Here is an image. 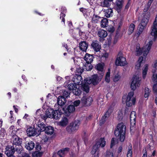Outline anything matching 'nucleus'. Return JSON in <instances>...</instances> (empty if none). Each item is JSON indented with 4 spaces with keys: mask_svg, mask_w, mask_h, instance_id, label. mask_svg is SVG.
Masks as SVG:
<instances>
[{
    "mask_svg": "<svg viewBox=\"0 0 157 157\" xmlns=\"http://www.w3.org/2000/svg\"><path fill=\"white\" fill-rule=\"evenodd\" d=\"M120 78V76L118 75H115L113 81L114 82H117L118 81Z\"/></svg>",
    "mask_w": 157,
    "mask_h": 157,
    "instance_id": "obj_53",
    "label": "nucleus"
},
{
    "mask_svg": "<svg viewBox=\"0 0 157 157\" xmlns=\"http://www.w3.org/2000/svg\"><path fill=\"white\" fill-rule=\"evenodd\" d=\"M108 25V20L106 18H103L101 20V27L105 28Z\"/></svg>",
    "mask_w": 157,
    "mask_h": 157,
    "instance_id": "obj_34",
    "label": "nucleus"
},
{
    "mask_svg": "<svg viewBox=\"0 0 157 157\" xmlns=\"http://www.w3.org/2000/svg\"><path fill=\"white\" fill-rule=\"evenodd\" d=\"M10 121L11 123H12L14 121V118L13 117V116H10Z\"/></svg>",
    "mask_w": 157,
    "mask_h": 157,
    "instance_id": "obj_63",
    "label": "nucleus"
},
{
    "mask_svg": "<svg viewBox=\"0 0 157 157\" xmlns=\"http://www.w3.org/2000/svg\"><path fill=\"white\" fill-rule=\"evenodd\" d=\"M154 83L155 84L153 86V90L154 91L156 92H157V82Z\"/></svg>",
    "mask_w": 157,
    "mask_h": 157,
    "instance_id": "obj_54",
    "label": "nucleus"
},
{
    "mask_svg": "<svg viewBox=\"0 0 157 157\" xmlns=\"http://www.w3.org/2000/svg\"><path fill=\"white\" fill-rule=\"evenodd\" d=\"M68 123V120L66 117H63L61 121L58 123V125L62 126H66Z\"/></svg>",
    "mask_w": 157,
    "mask_h": 157,
    "instance_id": "obj_28",
    "label": "nucleus"
},
{
    "mask_svg": "<svg viewBox=\"0 0 157 157\" xmlns=\"http://www.w3.org/2000/svg\"><path fill=\"white\" fill-rule=\"evenodd\" d=\"M53 110L52 109H49L47 110L45 113L46 116L44 117V119H46L48 117L52 118L53 116Z\"/></svg>",
    "mask_w": 157,
    "mask_h": 157,
    "instance_id": "obj_31",
    "label": "nucleus"
},
{
    "mask_svg": "<svg viewBox=\"0 0 157 157\" xmlns=\"http://www.w3.org/2000/svg\"><path fill=\"white\" fill-rule=\"evenodd\" d=\"M112 112V110L110 109H109L106 112L104 116L102 117L100 121V124L101 125L103 124L106 120V118L109 116L110 114Z\"/></svg>",
    "mask_w": 157,
    "mask_h": 157,
    "instance_id": "obj_22",
    "label": "nucleus"
},
{
    "mask_svg": "<svg viewBox=\"0 0 157 157\" xmlns=\"http://www.w3.org/2000/svg\"><path fill=\"white\" fill-rule=\"evenodd\" d=\"M5 153L8 157L13 156L14 152V148L13 146L8 145L6 148Z\"/></svg>",
    "mask_w": 157,
    "mask_h": 157,
    "instance_id": "obj_12",
    "label": "nucleus"
},
{
    "mask_svg": "<svg viewBox=\"0 0 157 157\" xmlns=\"http://www.w3.org/2000/svg\"><path fill=\"white\" fill-rule=\"evenodd\" d=\"M37 127H36L37 130L40 132H43L45 131L46 127L43 123L38 122V124H36Z\"/></svg>",
    "mask_w": 157,
    "mask_h": 157,
    "instance_id": "obj_26",
    "label": "nucleus"
},
{
    "mask_svg": "<svg viewBox=\"0 0 157 157\" xmlns=\"http://www.w3.org/2000/svg\"><path fill=\"white\" fill-rule=\"evenodd\" d=\"M40 137L41 138L42 140L44 142H46L48 140V137L45 134L42 136H41Z\"/></svg>",
    "mask_w": 157,
    "mask_h": 157,
    "instance_id": "obj_51",
    "label": "nucleus"
},
{
    "mask_svg": "<svg viewBox=\"0 0 157 157\" xmlns=\"http://www.w3.org/2000/svg\"><path fill=\"white\" fill-rule=\"evenodd\" d=\"M104 64L103 63H99L97 64L95 66L96 69L98 70L99 71L101 72L100 75L101 77H102L104 75Z\"/></svg>",
    "mask_w": 157,
    "mask_h": 157,
    "instance_id": "obj_18",
    "label": "nucleus"
},
{
    "mask_svg": "<svg viewBox=\"0 0 157 157\" xmlns=\"http://www.w3.org/2000/svg\"><path fill=\"white\" fill-rule=\"evenodd\" d=\"M109 1V0H104L100 2V5L102 7H109L111 4Z\"/></svg>",
    "mask_w": 157,
    "mask_h": 157,
    "instance_id": "obj_36",
    "label": "nucleus"
},
{
    "mask_svg": "<svg viewBox=\"0 0 157 157\" xmlns=\"http://www.w3.org/2000/svg\"><path fill=\"white\" fill-rule=\"evenodd\" d=\"M25 147L29 150H32L34 147V144L32 141L26 142L25 144Z\"/></svg>",
    "mask_w": 157,
    "mask_h": 157,
    "instance_id": "obj_29",
    "label": "nucleus"
},
{
    "mask_svg": "<svg viewBox=\"0 0 157 157\" xmlns=\"http://www.w3.org/2000/svg\"><path fill=\"white\" fill-rule=\"evenodd\" d=\"M11 140L14 145H19L21 144L22 139L16 135L12 136Z\"/></svg>",
    "mask_w": 157,
    "mask_h": 157,
    "instance_id": "obj_14",
    "label": "nucleus"
},
{
    "mask_svg": "<svg viewBox=\"0 0 157 157\" xmlns=\"http://www.w3.org/2000/svg\"><path fill=\"white\" fill-rule=\"evenodd\" d=\"M63 96L64 97H65L66 98H67L69 96V93L67 91H64L63 92Z\"/></svg>",
    "mask_w": 157,
    "mask_h": 157,
    "instance_id": "obj_57",
    "label": "nucleus"
},
{
    "mask_svg": "<svg viewBox=\"0 0 157 157\" xmlns=\"http://www.w3.org/2000/svg\"><path fill=\"white\" fill-rule=\"evenodd\" d=\"M110 72L109 71L106 73L105 78V81L107 82H109L110 81Z\"/></svg>",
    "mask_w": 157,
    "mask_h": 157,
    "instance_id": "obj_46",
    "label": "nucleus"
},
{
    "mask_svg": "<svg viewBox=\"0 0 157 157\" xmlns=\"http://www.w3.org/2000/svg\"><path fill=\"white\" fill-rule=\"evenodd\" d=\"M93 101L92 97L83 96L81 99L82 103L84 105L88 106L90 105Z\"/></svg>",
    "mask_w": 157,
    "mask_h": 157,
    "instance_id": "obj_10",
    "label": "nucleus"
},
{
    "mask_svg": "<svg viewBox=\"0 0 157 157\" xmlns=\"http://www.w3.org/2000/svg\"><path fill=\"white\" fill-rule=\"evenodd\" d=\"M132 155V145L129 144L128 146V149L127 152V157H131Z\"/></svg>",
    "mask_w": 157,
    "mask_h": 157,
    "instance_id": "obj_38",
    "label": "nucleus"
},
{
    "mask_svg": "<svg viewBox=\"0 0 157 157\" xmlns=\"http://www.w3.org/2000/svg\"><path fill=\"white\" fill-rule=\"evenodd\" d=\"M105 16L107 18L112 17L113 15V11L112 9H104V10Z\"/></svg>",
    "mask_w": 157,
    "mask_h": 157,
    "instance_id": "obj_30",
    "label": "nucleus"
},
{
    "mask_svg": "<svg viewBox=\"0 0 157 157\" xmlns=\"http://www.w3.org/2000/svg\"><path fill=\"white\" fill-rule=\"evenodd\" d=\"M145 27L146 26H144V25L141 24L140 23L139 25L138 26L139 30L138 32L137 33V34L139 35H140L142 33Z\"/></svg>",
    "mask_w": 157,
    "mask_h": 157,
    "instance_id": "obj_39",
    "label": "nucleus"
},
{
    "mask_svg": "<svg viewBox=\"0 0 157 157\" xmlns=\"http://www.w3.org/2000/svg\"><path fill=\"white\" fill-rule=\"evenodd\" d=\"M82 77L81 75H76L74 76L73 81L74 84L78 85L82 83Z\"/></svg>",
    "mask_w": 157,
    "mask_h": 157,
    "instance_id": "obj_16",
    "label": "nucleus"
},
{
    "mask_svg": "<svg viewBox=\"0 0 157 157\" xmlns=\"http://www.w3.org/2000/svg\"><path fill=\"white\" fill-rule=\"evenodd\" d=\"M65 16V14L63 13L62 12H61L60 16V19H62V22H63V23L65 24V19L64 17Z\"/></svg>",
    "mask_w": 157,
    "mask_h": 157,
    "instance_id": "obj_50",
    "label": "nucleus"
},
{
    "mask_svg": "<svg viewBox=\"0 0 157 157\" xmlns=\"http://www.w3.org/2000/svg\"><path fill=\"white\" fill-rule=\"evenodd\" d=\"M56 79L57 80V81H58V82H59L60 81H61L63 79L62 78L59 76L56 77Z\"/></svg>",
    "mask_w": 157,
    "mask_h": 157,
    "instance_id": "obj_59",
    "label": "nucleus"
},
{
    "mask_svg": "<svg viewBox=\"0 0 157 157\" xmlns=\"http://www.w3.org/2000/svg\"><path fill=\"white\" fill-rule=\"evenodd\" d=\"M141 83V79L137 76H134L131 84V87L132 90H134L137 87L140 86Z\"/></svg>",
    "mask_w": 157,
    "mask_h": 157,
    "instance_id": "obj_5",
    "label": "nucleus"
},
{
    "mask_svg": "<svg viewBox=\"0 0 157 157\" xmlns=\"http://www.w3.org/2000/svg\"><path fill=\"white\" fill-rule=\"evenodd\" d=\"M79 126L78 122L75 121L71 123L70 125L67 128V130L69 133H71L78 129Z\"/></svg>",
    "mask_w": 157,
    "mask_h": 157,
    "instance_id": "obj_7",
    "label": "nucleus"
},
{
    "mask_svg": "<svg viewBox=\"0 0 157 157\" xmlns=\"http://www.w3.org/2000/svg\"><path fill=\"white\" fill-rule=\"evenodd\" d=\"M150 16V13L149 12H147L144 14V17L142 19L140 23L144 26H146L148 22Z\"/></svg>",
    "mask_w": 157,
    "mask_h": 157,
    "instance_id": "obj_13",
    "label": "nucleus"
},
{
    "mask_svg": "<svg viewBox=\"0 0 157 157\" xmlns=\"http://www.w3.org/2000/svg\"><path fill=\"white\" fill-rule=\"evenodd\" d=\"M153 42L152 40L149 41L144 48L141 49L139 46L136 47V55L137 56L140 55L143 53L144 56H146L148 53L151 49Z\"/></svg>",
    "mask_w": 157,
    "mask_h": 157,
    "instance_id": "obj_3",
    "label": "nucleus"
},
{
    "mask_svg": "<svg viewBox=\"0 0 157 157\" xmlns=\"http://www.w3.org/2000/svg\"><path fill=\"white\" fill-rule=\"evenodd\" d=\"M122 0H117L116 1V9L118 13L120 11V9L122 7Z\"/></svg>",
    "mask_w": 157,
    "mask_h": 157,
    "instance_id": "obj_32",
    "label": "nucleus"
},
{
    "mask_svg": "<svg viewBox=\"0 0 157 157\" xmlns=\"http://www.w3.org/2000/svg\"><path fill=\"white\" fill-rule=\"evenodd\" d=\"M75 108L74 105H69L67 109V110L69 113L73 112L75 110Z\"/></svg>",
    "mask_w": 157,
    "mask_h": 157,
    "instance_id": "obj_44",
    "label": "nucleus"
},
{
    "mask_svg": "<svg viewBox=\"0 0 157 157\" xmlns=\"http://www.w3.org/2000/svg\"><path fill=\"white\" fill-rule=\"evenodd\" d=\"M26 132L28 135L30 136H34L37 134L36 129L32 127L27 128Z\"/></svg>",
    "mask_w": 157,
    "mask_h": 157,
    "instance_id": "obj_20",
    "label": "nucleus"
},
{
    "mask_svg": "<svg viewBox=\"0 0 157 157\" xmlns=\"http://www.w3.org/2000/svg\"><path fill=\"white\" fill-rule=\"evenodd\" d=\"M15 127L13 126H11L10 127L9 129V133H11V135L13 136V135H15V134L16 133V130H15Z\"/></svg>",
    "mask_w": 157,
    "mask_h": 157,
    "instance_id": "obj_40",
    "label": "nucleus"
},
{
    "mask_svg": "<svg viewBox=\"0 0 157 157\" xmlns=\"http://www.w3.org/2000/svg\"><path fill=\"white\" fill-rule=\"evenodd\" d=\"M98 148L99 147L97 145H94L91 151V154L94 155L97 154L98 155Z\"/></svg>",
    "mask_w": 157,
    "mask_h": 157,
    "instance_id": "obj_37",
    "label": "nucleus"
},
{
    "mask_svg": "<svg viewBox=\"0 0 157 157\" xmlns=\"http://www.w3.org/2000/svg\"><path fill=\"white\" fill-rule=\"evenodd\" d=\"M13 107L16 113H17L18 112V107L17 105H13Z\"/></svg>",
    "mask_w": 157,
    "mask_h": 157,
    "instance_id": "obj_61",
    "label": "nucleus"
},
{
    "mask_svg": "<svg viewBox=\"0 0 157 157\" xmlns=\"http://www.w3.org/2000/svg\"><path fill=\"white\" fill-rule=\"evenodd\" d=\"M69 150V148L67 147L59 150L58 152L57 156H59L60 157H64L65 154L68 152Z\"/></svg>",
    "mask_w": 157,
    "mask_h": 157,
    "instance_id": "obj_27",
    "label": "nucleus"
},
{
    "mask_svg": "<svg viewBox=\"0 0 157 157\" xmlns=\"http://www.w3.org/2000/svg\"><path fill=\"white\" fill-rule=\"evenodd\" d=\"M60 109H58L53 110V117L55 119L57 120L59 119L61 117L62 114V112L61 111V110H59Z\"/></svg>",
    "mask_w": 157,
    "mask_h": 157,
    "instance_id": "obj_17",
    "label": "nucleus"
},
{
    "mask_svg": "<svg viewBox=\"0 0 157 157\" xmlns=\"http://www.w3.org/2000/svg\"><path fill=\"white\" fill-rule=\"evenodd\" d=\"M135 27V25L133 24H131L129 26L128 29V34H131L133 32Z\"/></svg>",
    "mask_w": 157,
    "mask_h": 157,
    "instance_id": "obj_42",
    "label": "nucleus"
},
{
    "mask_svg": "<svg viewBox=\"0 0 157 157\" xmlns=\"http://www.w3.org/2000/svg\"><path fill=\"white\" fill-rule=\"evenodd\" d=\"M106 144V142L104 138H101L97 141L95 144L98 147H104Z\"/></svg>",
    "mask_w": 157,
    "mask_h": 157,
    "instance_id": "obj_21",
    "label": "nucleus"
},
{
    "mask_svg": "<svg viewBox=\"0 0 157 157\" xmlns=\"http://www.w3.org/2000/svg\"><path fill=\"white\" fill-rule=\"evenodd\" d=\"M148 65L146 64L144 66V67L143 71V77L144 78L146 75H147V72L148 70Z\"/></svg>",
    "mask_w": 157,
    "mask_h": 157,
    "instance_id": "obj_43",
    "label": "nucleus"
},
{
    "mask_svg": "<svg viewBox=\"0 0 157 157\" xmlns=\"http://www.w3.org/2000/svg\"><path fill=\"white\" fill-rule=\"evenodd\" d=\"M143 58L142 56H141L139 57V59L138 61V62L141 63L142 61H143Z\"/></svg>",
    "mask_w": 157,
    "mask_h": 157,
    "instance_id": "obj_62",
    "label": "nucleus"
},
{
    "mask_svg": "<svg viewBox=\"0 0 157 157\" xmlns=\"http://www.w3.org/2000/svg\"><path fill=\"white\" fill-rule=\"evenodd\" d=\"M152 80L154 82H157V73H154L153 74Z\"/></svg>",
    "mask_w": 157,
    "mask_h": 157,
    "instance_id": "obj_49",
    "label": "nucleus"
},
{
    "mask_svg": "<svg viewBox=\"0 0 157 157\" xmlns=\"http://www.w3.org/2000/svg\"><path fill=\"white\" fill-rule=\"evenodd\" d=\"M86 67V69L87 71H89L91 70L93 68L92 66L90 64V63H86L85 65Z\"/></svg>",
    "mask_w": 157,
    "mask_h": 157,
    "instance_id": "obj_47",
    "label": "nucleus"
},
{
    "mask_svg": "<svg viewBox=\"0 0 157 157\" xmlns=\"http://www.w3.org/2000/svg\"><path fill=\"white\" fill-rule=\"evenodd\" d=\"M105 157H113V154L110 151H107L106 152Z\"/></svg>",
    "mask_w": 157,
    "mask_h": 157,
    "instance_id": "obj_48",
    "label": "nucleus"
},
{
    "mask_svg": "<svg viewBox=\"0 0 157 157\" xmlns=\"http://www.w3.org/2000/svg\"><path fill=\"white\" fill-rule=\"evenodd\" d=\"M101 17L97 15L94 14L92 18V22L94 23H98L101 20Z\"/></svg>",
    "mask_w": 157,
    "mask_h": 157,
    "instance_id": "obj_35",
    "label": "nucleus"
},
{
    "mask_svg": "<svg viewBox=\"0 0 157 157\" xmlns=\"http://www.w3.org/2000/svg\"><path fill=\"white\" fill-rule=\"evenodd\" d=\"M115 144V140L114 138H113L111 141V148H112Z\"/></svg>",
    "mask_w": 157,
    "mask_h": 157,
    "instance_id": "obj_58",
    "label": "nucleus"
},
{
    "mask_svg": "<svg viewBox=\"0 0 157 157\" xmlns=\"http://www.w3.org/2000/svg\"><path fill=\"white\" fill-rule=\"evenodd\" d=\"M93 56L88 53H86L84 57V59L86 63H91L93 61Z\"/></svg>",
    "mask_w": 157,
    "mask_h": 157,
    "instance_id": "obj_24",
    "label": "nucleus"
},
{
    "mask_svg": "<svg viewBox=\"0 0 157 157\" xmlns=\"http://www.w3.org/2000/svg\"><path fill=\"white\" fill-rule=\"evenodd\" d=\"M136 113L133 111L131 112L130 115V121L131 122V126L130 129H133L136 124Z\"/></svg>",
    "mask_w": 157,
    "mask_h": 157,
    "instance_id": "obj_11",
    "label": "nucleus"
},
{
    "mask_svg": "<svg viewBox=\"0 0 157 157\" xmlns=\"http://www.w3.org/2000/svg\"><path fill=\"white\" fill-rule=\"evenodd\" d=\"M134 92L133 91L129 92L128 93L127 99L125 101L126 105L128 107L134 105L136 103V98L133 97Z\"/></svg>",
    "mask_w": 157,
    "mask_h": 157,
    "instance_id": "obj_4",
    "label": "nucleus"
},
{
    "mask_svg": "<svg viewBox=\"0 0 157 157\" xmlns=\"http://www.w3.org/2000/svg\"><path fill=\"white\" fill-rule=\"evenodd\" d=\"M126 126L123 123L119 124L114 131V134L117 137H119L121 142H123L125 139Z\"/></svg>",
    "mask_w": 157,
    "mask_h": 157,
    "instance_id": "obj_2",
    "label": "nucleus"
},
{
    "mask_svg": "<svg viewBox=\"0 0 157 157\" xmlns=\"http://www.w3.org/2000/svg\"><path fill=\"white\" fill-rule=\"evenodd\" d=\"M91 45L92 47L96 52L99 51L101 49V45L99 44V42L98 41H93Z\"/></svg>",
    "mask_w": 157,
    "mask_h": 157,
    "instance_id": "obj_15",
    "label": "nucleus"
},
{
    "mask_svg": "<svg viewBox=\"0 0 157 157\" xmlns=\"http://www.w3.org/2000/svg\"><path fill=\"white\" fill-rule=\"evenodd\" d=\"M152 28L151 34L154 36L155 40L157 37V15L156 16L155 20L154 22Z\"/></svg>",
    "mask_w": 157,
    "mask_h": 157,
    "instance_id": "obj_8",
    "label": "nucleus"
},
{
    "mask_svg": "<svg viewBox=\"0 0 157 157\" xmlns=\"http://www.w3.org/2000/svg\"><path fill=\"white\" fill-rule=\"evenodd\" d=\"M127 64V62L125 58L123 56L118 57L116 61V64L117 66H123Z\"/></svg>",
    "mask_w": 157,
    "mask_h": 157,
    "instance_id": "obj_9",
    "label": "nucleus"
},
{
    "mask_svg": "<svg viewBox=\"0 0 157 157\" xmlns=\"http://www.w3.org/2000/svg\"><path fill=\"white\" fill-rule=\"evenodd\" d=\"M54 129L51 126L46 127L45 130V133L48 135H52L54 132Z\"/></svg>",
    "mask_w": 157,
    "mask_h": 157,
    "instance_id": "obj_33",
    "label": "nucleus"
},
{
    "mask_svg": "<svg viewBox=\"0 0 157 157\" xmlns=\"http://www.w3.org/2000/svg\"><path fill=\"white\" fill-rule=\"evenodd\" d=\"M80 49L83 51L86 52L88 48V45L86 41H83L81 42L79 44Z\"/></svg>",
    "mask_w": 157,
    "mask_h": 157,
    "instance_id": "obj_23",
    "label": "nucleus"
},
{
    "mask_svg": "<svg viewBox=\"0 0 157 157\" xmlns=\"http://www.w3.org/2000/svg\"><path fill=\"white\" fill-rule=\"evenodd\" d=\"M141 63L138 62L137 63L135 66V68L136 69H139L141 66Z\"/></svg>",
    "mask_w": 157,
    "mask_h": 157,
    "instance_id": "obj_60",
    "label": "nucleus"
},
{
    "mask_svg": "<svg viewBox=\"0 0 157 157\" xmlns=\"http://www.w3.org/2000/svg\"><path fill=\"white\" fill-rule=\"evenodd\" d=\"M142 157H147V153L146 148L143 149L142 151Z\"/></svg>",
    "mask_w": 157,
    "mask_h": 157,
    "instance_id": "obj_52",
    "label": "nucleus"
},
{
    "mask_svg": "<svg viewBox=\"0 0 157 157\" xmlns=\"http://www.w3.org/2000/svg\"><path fill=\"white\" fill-rule=\"evenodd\" d=\"M5 130L3 128H1V132L0 135L1 136V137H3L4 136L5 133Z\"/></svg>",
    "mask_w": 157,
    "mask_h": 157,
    "instance_id": "obj_56",
    "label": "nucleus"
},
{
    "mask_svg": "<svg viewBox=\"0 0 157 157\" xmlns=\"http://www.w3.org/2000/svg\"><path fill=\"white\" fill-rule=\"evenodd\" d=\"M102 77L100 75L98 77L97 75L95 74L92 76L91 78H88L84 79V83L82 84L81 89L83 91L88 93L89 91V85L92 84L94 85L97 84L101 81Z\"/></svg>",
    "mask_w": 157,
    "mask_h": 157,
    "instance_id": "obj_1",
    "label": "nucleus"
},
{
    "mask_svg": "<svg viewBox=\"0 0 157 157\" xmlns=\"http://www.w3.org/2000/svg\"><path fill=\"white\" fill-rule=\"evenodd\" d=\"M42 155V153L40 152L36 151L33 153V157H40Z\"/></svg>",
    "mask_w": 157,
    "mask_h": 157,
    "instance_id": "obj_45",
    "label": "nucleus"
},
{
    "mask_svg": "<svg viewBox=\"0 0 157 157\" xmlns=\"http://www.w3.org/2000/svg\"><path fill=\"white\" fill-rule=\"evenodd\" d=\"M151 90L147 87H145L144 89V97L145 98H147L149 96Z\"/></svg>",
    "mask_w": 157,
    "mask_h": 157,
    "instance_id": "obj_41",
    "label": "nucleus"
},
{
    "mask_svg": "<svg viewBox=\"0 0 157 157\" xmlns=\"http://www.w3.org/2000/svg\"><path fill=\"white\" fill-rule=\"evenodd\" d=\"M98 35L100 38H104L107 36V33L105 30L100 29L98 31Z\"/></svg>",
    "mask_w": 157,
    "mask_h": 157,
    "instance_id": "obj_25",
    "label": "nucleus"
},
{
    "mask_svg": "<svg viewBox=\"0 0 157 157\" xmlns=\"http://www.w3.org/2000/svg\"><path fill=\"white\" fill-rule=\"evenodd\" d=\"M66 102V98L63 96H59L57 99V103L58 105L61 106H63Z\"/></svg>",
    "mask_w": 157,
    "mask_h": 157,
    "instance_id": "obj_19",
    "label": "nucleus"
},
{
    "mask_svg": "<svg viewBox=\"0 0 157 157\" xmlns=\"http://www.w3.org/2000/svg\"><path fill=\"white\" fill-rule=\"evenodd\" d=\"M22 157H30L29 155L26 153H24Z\"/></svg>",
    "mask_w": 157,
    "mask_h": 157,
    "instance_id": "obj_64",
    "label": "nucleus"
},
{
    "mask_svg": "<svg viewBox=\"0 0 157 157\" xmlns=\"http://www.w3.org/2000/svg\"><path fill=\"white\" fill-rule=\"evenodd\" d=\"M68 88L70 90H72V92L76 95H79L82 93L81 90L79 87L78 88L76 84L70 83L68 85Z\"/></svg>",
    "mask_w": 157,
    "mask_h": 157,
    "instance_id": "obj_6",
    "label": "nucleus"
},
{
    "mask_svg": "<svg viewBox=\"0 0 157 157\" xmlns=\"http://www.w3.org/2000/svg\"><path fill=\"white\" fill-rule=\"evenodd\" d=\"M80 103V100H76L74 102V106H77L79 105Z\"/></svg>",
    "mask_w": 157,
    "mask_h": 157,
    "instance_id": "obj_55",
    "label": "nucleus"
}]
</instances>
